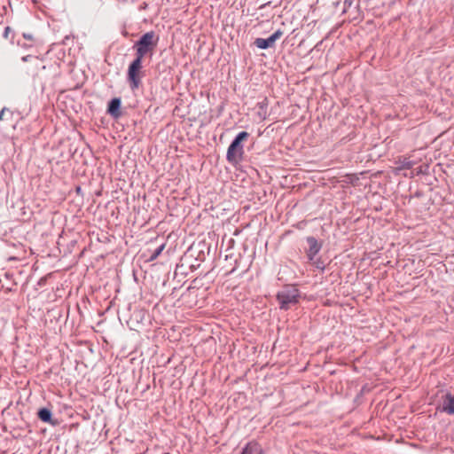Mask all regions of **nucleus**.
<instances>
[{
  "instance_id": "7",
  "label": "nucleus",
  "mask_w": 454,
  "mask_h": 454,
  "mask_svg": "<svg viewBox=\"0 0 454 454\" xmlns=\"http://www.w3.org/2000/svg\"><path fill=\"white\" fill-rule=\"evenodd\" d=\"M121 98H112L107 105V114H110L113 118L118 119L121 116L122 113L121 111Z\"/></svg>"
},
{
  "instance_id": "1",
  "label": "nucleus",
  "mask_w": 454,
  "mask_h": 454,
  "mask_svg": "<svg viewBox=\"0 0 454 454\" xmlns=\"http://www.w3.org/2000/svg\"><path fill=\"white\" fill-rule=\"evenodd\" d=\"M159 36L154 31L145 33L133 45L135 58L144 59L146 56L152 57L159 43Z\"/></svg>"
},
{
  "instance_id": "13",
  "label": "nucleus",
  "mask_w": 454,
  "mask_h": 454,
  "mask_svg": "<svg viewBox=\"0 0 454 454\" xmlns=\"http://www.w3.org/2000/svg\"><path fill=\"white\" fill-rule=\"evenodd\" d=\"M165 248V244H161L160 246H159L156 249H154L150 257H149V261L152 262V261H154L155 259L158 258V256L162 253V251L164 250Z\"/></svg>"
},
{
  "instance_id": "16",
  "label": "nucleus",
  "mask_w": 454,
  "mask_h": 454,
  "mask_svg": "<svg viewBox=\"0 0 454 454\" xmlns=\"http://www.w3.org/2000/svg\"><path fill=\"white\" fill-rule=\"evenodd\" d=\"M12 33H13L12 29L10 27H6L4 28V34H3V36H4V38L8 39V38H9L10 34H12Z\"/></svg>"
},
{
  "instance_id": "20",
  "label": "nucleus",
  "mask_w": 454,
  "mask_h": 454,
  "mask_svg": "<svg viewBox=\"0 0 454 454\" xmlns=\"http://www.w3.org/2000/svg\"><path fill=\"white\" fill-rule=\"evenodd\" d=\"M198 266H199V265L195 266V264H192V265H191V269H192V270H196Z\"/></svg>"
},
{
  "instance_id": "8",
  "label": "nucleus",
  "mask_w": 454,
  "mask_h": 454,
  "mask_svg": "<svg viewBox=\"0 0 454 454\" xmlns=\"http://www.w3.org/2000/svg\"><path fill=\"white\" fill-rule=\"evenodd\" d=\"M239 454H266V451L258 442L250 441L242 448Z\"/></svg>"
},
{
  "instance_id": "2",
  "label": "nucleus",
  "mask_w": 454,
  "mask_h": 454,
  "mask_svg": "<svg viewBox=\"0 0 454 454\" xmlns=\"http://www.w3.org/2000/svg\"><path fill=\"white\" fill-rule=\"evenodd\" d=\"M279 309L288 310L300 302L301 292L294 286H285L276 294Z\"/></svg>"
},
{
  "instance_id": "5",
  "label": "nucleus",
  "mask_w": 454,
  "mask_h": 454,
  "mask_svg": "<svg viewBox=\"0 0 454 454\" xmlns=\"http://www.w3.org/2000/svg\"><path fill=\"white\" fill-rule=\"evenodd\" d=\"M306 241L309 247L305 250L308 261H313L316 255L319 253L322 248V241H318L315 237L309 236L306 238Z\"/></svg>"
},
{
  "instance_id": "12",
  "label": "nucleus",
  "mask_w": 454,
  "mask_h": 454,
  "mask_svg": "<svg viewBox=\"0 0 454 454\" xmlns=\"http://www.w3.org/2000/svg\"><path fill=\"white\" fill-rule=\"evenodd\" d=\"M399 167L397 168L398 170L402 169H411L412 168L414 162L412 160H410L409 159H403V160L399 161Z\"/></svg>"
},
{
  "instance_id": "4",
  "label": "nucleus",
  "mask_w": 454,
  "mask_h": 454,
  "mask_svg": "<svg viewBox=\"0 0 454 454\" xmlns=\"http://www.w3.org/2000/svg\"><path fill=\"white\" fill-rule=\"evenodd\" d=\"M144 76L143 59L135 58L129 65L127 71V81L131 90H136L141 86Z\"/></svg>"
},
{
  "instance_id": "23",
  "label": "nucleus",
  "mask_w": 454,
  "mask_h": 454,
  "mask_svg": "<svg viewBox=\"0 0 454 454\" xmlns=\"http://www.w3.org/2000/svg\"><path fill=\"white\" fill-rule=\"evenodd\" d=\"M236 270V269H235V268H233V269L230 271V273L234 272V270Z\"/></svg>"
},
{
  "instance_id": "17",
  "label": "nucleus",
  "mask_w": 454,
  "mask_h": 454,
  "mask_svg": "<svg viewBox=\"0 0 454 454\" xmlns=\"http://www.w3.org/2000/svg\"><path fill=\"white\" fill-rule=\"evenodd\" d=\"M6 113H9L12 114V112L10 111L9 108L7 107H4L1 112H0V121L4 120V117Z\"/></svg>"
},
{
  "instance_id": "3",
  "label": "nucleus",
  "mask_w": 454,
  "mask_h": 454,
  "mask_svg": "<svg viewBox=\"0 0 454 454\" xmlns=\"http://www.w3.org/2000/svg\"><path fill=\"white\" fill-rule=\"evenodd\" d=\"M249 136L250 134L248 132L241 131L231 141L226 153V160L229 163L236 165L242 160L245 153L242 143L246 141Z\"/></svg>"
},
{
  "instance_id": "11",
  "label": "nucleus",
  "mask_w": 454,
  "mask_h": 454,
  "mask_svg": "<svg viewBox=\"0 0 454 454\" xmlns=\"http://www.w3.org/2000/svg\"><path fill=\"white\" fill-rule=\"evenodd\" d=\"M254 44L262 50H266L268 48L273 47L268 38H256L254 42Z\"/></svg>"
},
{
  "instance_id": "9",
  "label": "nucleus",
  "mask_w": 454,
  "mask_h": 454,
  "mask_svg": "<svg viewBox=\"0 0 454 454\" xmlns=\"http://www.w3.org/2000/svg\"><path fill=\"white\" fill-rule=\"evenodd\" d=\"M37 417L38 419L43 421V422H45V423H49L52 426L56 425V420H53L52 419V412L50 409L48 408H41L38 410L37 411Z\"/></svg>"
},
{
  "instance_id": "10",
  "label": "nucleus",
  "mask_w": 454,
  "mask_h": 454,
  "mask_svg": "<svg viewBox=\"0 0 454 454\" xmlns=\"http://www.w3.org/2000/svg\"><path fill=\"white\" fill-rule=\"evenodd\" d=\"M269 101L267 98H264L262 101L256 104L257 115L261 120H265L267 117V108H268Z\"/></svg>"
},
{
  "instance_id": "15",
  "label": "nucleus",
  "mask_w": 454,
  "mask_h": 454,
  "mask_svg": "<svg viewBox=\"0 0 454 454\" xmlns=\"http://www.w3.org/2000/svg\"><path fill=\"white\" fill-rule=\"evenodd\" d=\"M282 35H283L282 30L278 29L270 37H268V40L270 41L271 45L274 46L276 41L278 40Z\"/></svg>"
},
{
  "instance_id": "18",
  "label": "nucleus",
  "mask_w": 454,
  "mask_h": 454,
  "mask_svg": "<svg viewBox=\"0 0 454 454\" xmlns=\"http://www.w3.org/2000/svg\"><path fill=\"white\" fill-rule=\"evenodd\" d=\"M353 2H354V0H344V3H343V4H344V12H346V10L348 8H350L352 6Z\"/></svg>"
},
{
  "instance_id": "21",
  "label": "nucleus",
  "mask_w": 454,
  "mask_h": 454,
  "mask_svg": "<svg viewBox=\"0 0 454 454\" xmlns=\"http://www.w3.org/2000/svg\"><path fill=\"white\" fill-rule=\"evenodd\" d=\"M27 58H28V56L23 57V58H22V60H23V61H27Z\"/></svg>"
},
{
  "instance_id": "14",
  "label": "nucleus",
  "mask_w": 454,
  "mask_h": 454,
  "mask_svg": "<svg viewBox=\"0 0 454 454\" xmlns=\"http://www.w3.org/2000/svg\"><path fill=\"white\" fill-rule=\"evenodd\" d=\"M310 263H312L317 269L324 270L325 268V262L322 260L321 257L316 258L313 261H309Z\"/></svg>"
},
{
  "instance_id": "19",
  "label": "nucleus",
  "mask_w": 454,
  "mask_h": 454,
  "mask_svg": "<svg viewBox=\"0 0 454 454\" xmlns=\"http://www.w3.org/2000/svg\"><path fill=\"white\" fill-rule=\"evenodd\" d=\"M23 37L27 40H29V41H33V35L31 34H27V33H24L23 34Z\"/></svg>"
},
{
  "instance_id": "6",
  "label": "nucleus",
  "mask_w": 454,
  "mask_h": 454,
  "mask_svg": "<svg viewBox=\"0 0 454 454\" xmlns=\"http://www.w3.org/2000/svg\"><path fill=\"white\" fill-rule=\"evenodd\" d=\"M441 411L448 415H454V395L450 392H446L441 397Z\"/></svg>"
},
{
  "instance_id": "22",
  "label": "nucleus",
  "mask_w": 454,
  "mask_h": 454,
  "mask_svg": "<svg viewBox=\"0 0 454 454\" xmlns=\"http://www.w3.org/2000/svg\"><path fill=\"white\" fill-rule=\"evenodd\" d=\"M356 7L357 9H359V7H360L359 3H357V4H356Z\"/></svg>"
}]
</instances>
